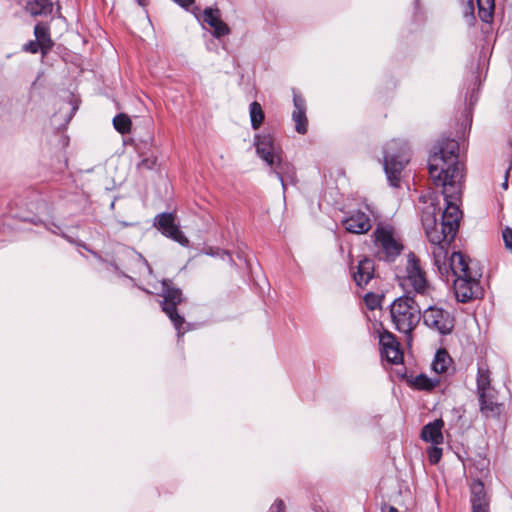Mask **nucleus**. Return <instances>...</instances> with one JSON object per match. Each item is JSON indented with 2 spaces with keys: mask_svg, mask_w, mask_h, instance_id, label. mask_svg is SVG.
Segmentation results:
<instances>
[{
  "mask_svg": "<svg viewBox=\"0 0 512 512\" xmlns=\"http://www.w3.org/2000/svg\"><path fill=\"white\" fill-rule=\"evenodd\" d=\"M428 170L433 183L443 189L446 207L440 223L431 214H424L422 223L430 244L451 242L462 217L459 205L465 179L458 142L453 139L438 142L428 158Z\"/></svg>",
  "mask_w": 512,
  "mask_h": 512,
  "instance_id": "1",
  "label": "nucleus"
},
{
  "mask_svg": "<svg viewBox=\"0 0 512 512\" xmlns=\"http://www.w3.org/2000/svg\"><path fill=\"white\" fill-rule=\"evenodd\" d=\"M449 267L454 279L455 296L460 302L480 298L483 290L479 279L481 272L471 265V261L461 252H453L449 257Z\"/></svg>",
  "mask_w": 512,
  "mask_h": 512,
  "instance_id": "2",
  "label": "nucleus"
},
{
  "mask_svg": "<svg viewBox=\"0 0 512 512\" xmlns=\"http://www.w3.org/2000/svg\"><path fill=\"white\" fill-rule=\"evenodd\" d=\"M420 306L409 295L395 299L390 305V316L397 331L411 338V333L418 326L421 319Z\"/></svg>",
  "mask_w": 512,
  "mask_h": 512,
  "instance_id": "3",
  "label": "nucleus"
},
{
  "mask_svg": "<svg viewBox=\"0 0 512 512\" xmlns=\"http://www.w3.org/2000/svg\"><path fill=\"white\" fill-rule=\"evenodd\" d=\"M410 161V147L407 142L393 139L383 147V166L387 179L394 187L399 185L401 173Z\"/></svg>",
  "mask_w": 512,
  "mask_h": 512,
  "instance_id": "4",
  "label": "nucleus"
},
{
  "mask_svg": "<svg viewBox=\"0 0 512 512\" xmlns=\"http://www.w3.org/2000/svg\"><path fill=\"white\" fill-rule=\"evenodd\" d=\"M399 284L407 293L414 292L420 296H429L433 290L419 259L412 253L407 256L406 273L399 279Z\"/></svg>",
  "mask_w": 512,
  "mask_h": 512,
  "instance_id": "5",
  "label": "nucleus"
},
{
  "mask_svg": "<svg viewBox=\"0 0 512 512\" xmlns=\"http://www.w3.org/2000/svg\"><path fill=\"white\" fill-rule=\"evenodd\" d=\"M424 325L440 335H449L454 328V317L448 311L438 306H429L421 315Z\"/></svg>",
  "mask_w": 512,
  "mask_h": 512,
  "instance_id": "6",
  "label": "nucleus"
},
{
  "mask_svg": "<svg viewBox=\"0 0 512 512\" xmlns=\"http://www.w3.org/2000/svg\"><path fill=\"white\" fill-rule=\"evenodd\" d=\"M256 153L269 167H274L283 157L280 143L270 133L257 134L254 137Z\"/></svg>",
  "mask_w": 512,
  "mask_h": 512,
  "instance_id": "7",
  "label": "nucleus"
},
{
  "mask_svg": "<svg viewBox=\"0 0 512 512\" xmlns=\"http://www.w3.org/2000/svg\"><path fill=\"white\" fill-rule=\"evenodd\" d=\"M374 243L380 259L392 261L402 250L401 243L394 237L389 227H378L374 232Z\"/></svg>",
  "mask_w": 512,
  "mask_h": 512,
  "instance_id": "8",
  "label": "nucleus"
},
{
  "mask_svg": "<svg viewBox=\"0 0 512 512\" xmlns=\"http://www.w3.org/2000/svg\"><path fill=\"white\" fill-rule=\"evenodd\" d=\"M162 286V296L164 298L162 309L173 322L180 336V329L184 323V319L177 313L176 306L182 301L181 291L171 287L167 281H163Z\"/></svg>",
  "mask_w": 512,
  "mask_h": 512,
  "instance_id": "9",
  "label": "nucleus"
},
{
  "mask_svg": "<svg viewBox=\"0 0 512 512\" xmlns=\"http://www.w3.org/2000/svg\"><path fill=\"white\" fill-rule=\"evenodd\" d=\"M155 225L168 238L176 241L180 245L187 247L189 245L188 238L175 224V218L172 213H162L155 218Z\"/></svg>",
  "mask_w": 512,
  "mask_h": 512,
  "instance_id": "10",
  "label": "nucleus"
},
{
  "mask_svg": "<svg viewBox=\"0 0 512 512\" xmlns=\"http://www.w3.org/2000/svg\"><path fill=\"white\" fill-rule=\"evenodd\" d=\"M379 343L381 346V355L392 364H399L403 359V353L400 350L399 343L395 336L388 331L380 334Z\"/></svg>",
  "mask_w": 512,
  "mask_h": 512,
  "instance_id": "11",
  "label": "nucleus"
},
{
  "mask_svg": "<svg viewBox=\"0 0 512 512\" xmlns=\"http://www.w3.org/2000/svg\"><path fill=\"white\" fill-rule=\"evenodd\" d=\"M271 172L280 181L283 191L285 192L287 185H294L297 181L295 167L288 161H285L283 157L279 163H275L274 167H270Z\"/></svg>",
  "mask_w": 512,
  "mask_h": 512,
  "instance_id": "12",
  "label": "nucleus"
},
{
  "mask_svg": "<svg viewBox=\"0 0 512 512\" xmlns=\"http://www.w3.org/2000/svg\"><path fill=\"white\" fill-rule=\"evenodd\" d=\"M345 229L354 234H364L371 229V221L364 212L356 211L343 221Z\"/></svg>",
  "mask_w": 512,
  "mask_h": 512,
  "instance_id": "13",
  "label": "nucleus"
},
{
  "mask_svg": "<svg viewBox=\"0 0 512 512\" xmlns=\"http://www.w3.org/2000/svg\"><path fill=\"white\" fill-rule=\"evenodd\" d=\"M293 103L294 110L292 112V119L295 123V130L299 134H305L308 130L305 100L301 96L294 94Z\"/></svg>",
  "mask_w": 512,
  "mask_h": 512,
  "instance_id": "14",
  "label": "nucleus"
},
{
  "mask_svg": "<svg viewBox=\"0 0 512 512\" xmlns=\"http://www.w3.org/2000/svg\"><path fill=\"white\" fill-rule=\"evenodd\" d=\"M374 263L369 258H363L358 262L356 270H353V279L357 286L365 287L374 277Z\"/></svg>",
  "mask_w": 512,
  "mask_h": 512,
  "instance_id": "15",
  "label": "nucleus"
},
{
  "mask_svg": "<svg viewBox=\"0 0 512 512\" xmlns=\"http://www.w3.org/2000/svg\"><path fill=\"white\" fill-rule=\"evenodd\" d=\"M480 411L485 417H497L502 412V404L497 400V392L487 393L484 397H478Z\"/></svg>",
  "mask_w": 512,
  "mask_h": 512,
  "instance_id": "16",
  "label": "nucleus"
},
{
  "mask_svg": "<svg viewBox=\"0 0 512 512\" xmlns=\"http://www.w3.org/2000/svg\"><path fill=\"white\" fill-rule=\"evenodd\" d=\"M204 21L213 28L214 36L222 37L229 34V27L220 19L219 10L207 8L204 10Z\"/></svg>",
  "mask_w": 512,
  "mask_h": 512,
  "instance_id": "17",
  "label": "nucleus"
},
{
  "mask_svg": "<svg viewBox=\"0 0 512 512\" xmlns=\"http://www.w3.org/2000/svg\"><path fill=\"white\" fill-rule=\"evenodd\" d=\"M450 242L439 244H431V254L433 256L434 265L441 274H448L450 271L449 259L447 260V248Z\"/></svg>",
  "mask_w": 512,
  "mask_h": 512,
  "instance_id": "18",
  "label": "nucleus"
},
{
  "mask_svg": "<svg viewBox=\"0 0 512 512\" xmlns=\"http://www.w3.org/2000/svg\"><path fill=\"white\" fill-rule=\"evenodd\" d=\"M443 421L441 419L434 420L433 422H430L426 424L421 431V438L426 441L430 442L433 445H440L443 443V434H442V428H443Z\"/></svg>",
  "mask_w": 512,
  "mask_h": 512,
  "instance_id": "19",
  "label": "nucleus"
},
{
  "mask_svg": "<svg viewBox=\"0 0 512 512\" xmlns=\"http://www.w3.org/2000/svg\"><path fill=\"white\" fill-rule=\"evenodd\" d=\"M476 382L478 397H484L487 393H493L495 390L491 386L490 373L485 365H479Z\"/></svg>",
  "mask_w": 512,
  "mask_h": 512,
  "instance_id": "20",
  "label": "nucleus"
},
{
  "mask_svg": "<svg viewBox=\"0 0 512 512\" xmlns=\"http://www.w3.org/2000/svg\"><path fill=\"white\" fill-rule=\"evenodd\" d=\"M34 35L36 41L40 44L41 52L46 54L53 46V42L49 34V28L45 24L39 23L34 28Z\"/></svg>",
  "mask_w": 512,
  "mask_h": 512,
  "instance_id": "21",
  "label": "nucleus"
},
{
  "mask_svg": "<svg viewBox=\"0 0 512 512\" xmlns=\"http://www.w3.org/2000/svg\"><path fill=\"white\" fill-rule=\"evenodd\" d=\"M51 0H33L27 3L26 9L32 16L48 15L52 12Z\"/></svg>",
  "mask_w": 512,
  "mask_h": 512,
  "instance_id": "22",
  "label": "nucleus"
},
{
  "mask_svg": "<svg viewBox=\"0 0 512 512\" xmlns=\"http://www.w3.org/2000/svg\"><path fill=\"white\" fill-rule=\"evenodd\" d=\"M471 504H489V500L485 493L484 485L479 480H475L471 484Z\"/></svg>",
  "mask_w": 512,
  "mask_h": 512,
  "instance_id": "23",
  "label": "nucleus"
},
{
  "mask_svg": "<svg viewBox=\"0 0 512 512\" xmlns=\"http://www.w3.org/2000/svg\"><path fill=\"white\" fill-rule=\"evenodd\" d=\"M479 18L486 23L493 19L495 9L494 0H477Z\"/></svg>",
  "mask_w": 512,
  "mask_h": 512,
  "instance_id": "24",
  "label": "nucleus"
},
{
  "mask_svg": "<svg viewBox=\"0 0 512 512\" xmlns=\"http://www.w3.org/2000/svg\"><path fill=\"white\" fill-rule=\"evenodd\" d=\"M451 363V358L445 350H439L432 362V369L437 374L445 373Z\"/></svg>",
  "mask_w": 512,
  "mask_h": 512,
  "instance_id": "25",
  "label": "nucleus"
},
{
  "mask_svg": "<svg viewBox=\"0 0 512 512\" xmlns=\"http://www.w3.org/2000/svg\"><path fill=\"white\" fill-rule=\"evenodd\" d=\"M440 382L439 378H430L425 374H420L414 377L411 381L413 387L418 390H431Z\"/></svg>",
  "mask_w": 512,
  "mask_h": 512,
  "instance_id": "26",
  "label": "nucleus"
},
{
  "mask_svg": "<svg viewBox=\"0 0 512 512\" xmlns=\"http://www.w3.org/2000/svg\"><path fill=\"white\" fill-rule=\"evenodd\" d=\"M249 114L251 126L253 129L257 130L262 125L265 118L261 105L256 101L252 102L249 107Z\"/></svg>",
  "mask_w": 512,
  "mask_h": 512,
  "instance_id": "27",
  "label": "nucleus"
},
{
  "mask_svg": "<svg viewBox=\"0 0 512 512\" xmlns=\"http://www.w3.org/2000/svg\"><path fill=\"white\" fill-rule=\"evenodd\" d=\"M113 125L119 133L126 134L130 132L132 122L126 114L120 113L114 117Z\"/></svg>",
  "mask_w": 512,
  "mask_h": 512,
  "instance_id": "28",
  "label": "nucleus"
},
{
  "mask_svg": "<svg viewBox=\"0 0 512 512\" xmlns=\"http://www.w3.org/2000/svg\"><path fill=\"white\" fill-rule=\"evenodd\" d=\"M464 4L463 16L467 25L472 26L475 22L473 0H461Z\"/></svg>",
  "mask_w": 512,
  "mask_h": 512,
  "instance_id": "29",
  "label": "nucleus"
},
{
  "mask_svg": "<svg viewBox=\"0 0 512 512\" xmlns=\"http://www.w3.org/2000/svg\"><path fill=\"white\" fill-rule=\"evenodd\" d=\"M427 455L431 464H437L442 457V449L438 445H433L428 448Z\"/></svg>",
  "mask_w": 512,
  "mask_h": 512,
  "instance_id": "30",
  "label": "nucleus"
},
{
  "mask_svg": "<svg viewBox=\"0 0 512 512\" xmlns=\"http://www.w3.org/2000/svg\"><path fill=\"white\" fill-rule=\"evenodd\" d=\"M502 237L505 244V248L512 253V228L506 227L502 231Z\"/></svg>",
  "mask_w": 512,
  "mask_h": 512,
  "instance_id": "31",
  "label": "nucleus"
},
{
  "mask_svg": "<svg viewBox=\"0 0 512 512\" xmlns=\"http://www.w3.org/2000/svg\"><path fill=\"white\" fill-rule=\"evenodd\" d=\"M156 164V158L155 157H147V158H144L142 159L138 165H137V168L139 170H143V169H146V170H150L152 169Z\"/></svg>",
  "mask_w": 512,
  "mask_h": 512,
  "instance_id": "32",
  "label": "nucleus"
},
{
  "mask_svg": "<svg viewBox=\"0 0 512 512\" xmlns=\"http://www.w3.org/2000/svg\"><path fill=\"white\" fill-rule=\"evenodd\" d=\"M40 49V44L35 41H30L24 45V50L30 53H37Z\"/></svg>",
  "mask_w": 512,
  "mask_h": 512,
  "instance_id": "33",
  "label": "nucleus"
},
{
  "mask_svg": "<svg viewBox=\"0 0 512 512\" xmlns=\"http://www.w3.org/2000/svg\"><path fill=\"white\" fill-rule=\"evenodd\" d=\"M270 512H285L284 503L281 500H276L271 506Z\"/></svg>",
  "mask_w": 512,
  "mask_h": 512,
  "instance_id": "34",
  "label": "nucleus"
},
{
  "mask_svg": "<svg viewBox=\"0 0 512 512\" xmlns=\"http://www.w3.org/2000/svg\"><path fill=\"white\" fill-rule=\"evenodd\" d=\"M472 512H489V504L472 505Z\"/></svg>",
  "mask_w": 512,
  "mask_h": 512,
  "instance_id": "35",
  "label": "nucleus"
},
{
  "mask_svg": "<svg viewBox=\"0 0 512 512\" xmlns=\"http://www.w3.org/2000/svg\"><path fill=\"white\" fill-rule=\"evenodd\" d=\"M174 1L182 7H187L193 3V0H174Z\"/></svg>",
  "mask_w": 512,
  "mask_h": 512,
  "instance_id": "36",
  "label": "nucleus"
},
{
  "mask_svg": "<svg viewBox=\"0 0 512 512\" xmlns=\"http://www.w3.org/2000/svg\"><path fill=\"white\" fill-rule=\"evenodd\" d=\"M508 176H509V169H507V170L505 171V177H504V181H503V183H502V187H503V189H505V190L508 188Z\"/></svg>",
  "mask_w": 512,
  "mask_h": 512,
  "instance_id": "37",
  "label": "nucleus"
},
{
  "mask_svg": "<svg viewBox=\"0 0 512 512\" xmlns=\"http://www.w3.org/2000/svg\"><path fill=\"white\" fill-rule=\"evenodd\" d=\"M382 512H398V510L395 508V507H389L387 511H382Z\"/></svg>",
  "mask_w": 512,
  "mask_h": 512,
  "instance_id": "38",
  "label": "nucleus"
},
{
  "mask_svg": "<svg viewBox=\"0 0 512 512\" xmlns=\"http://www.w3.org/2000/svg\"><path fill=\"white\" fill-rule=\"evenodd\" d=\"M137 2H138V4H139L140 6H143V7H144V6H146V4H147V3H146V0H137Z\"/></svg>",
  "mask_w": 512,
  "mask_h": 512,
  "instance_id": "39",
  "label": "nucleus"
},
{
  "mask_svg": "<svg viewBox=\"0 0 512 512\" xmlns=\"http://www.w3.org/2000/svg\"><path fill=\"white\" fill-rule=\"evenodd\" d=\"M224 255H226L227 257H230V254L227 252H224Z\"/></svg>",
  "mask_w": 512,
  "mask_h": 512,
  "instance_id": "40",
  "label": "nucleus"
},
{
  "mask_svg": "<svg viewBox=\"0 0 512 512\" xmlns=\"http://www.w3.org/2000/svg\"><path fill=\"white\" fill-rule=\"evenodd\" d=\"M224 255H226L227 257H230V254L227 252H224Z\"/></svg>",
  "mask_w": 512,
  "mask_h": 512,
  "instance_id": "41",
  "label": "nucleus"
},
{
  "mask_svg": "<svg viewBox=\"0 0 512 512\" xmlns=\"http://www.w3.org/2000/svg\"><path fill=\"white\" fill-rule=\"evenodd\" d=\"M224 255H226L227 257H230V254L227 252H224Z\"/></svg>",
  "mask_w": 512,
  "mask_h": 512,
  "instance_id": "42",
  "label": "nucleus"
}]
</instances>
